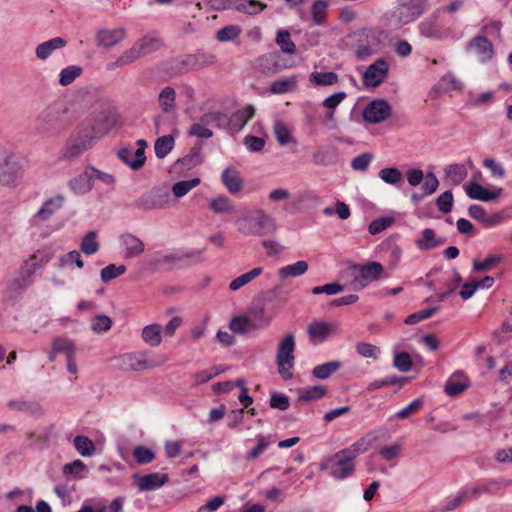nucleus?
<instances>
[{
  "instance_id": "obj_53",
  "label": "nucleus",
  "mask_w": 512,
  "mask_h": 512,
  "mask_svg": "<svg viewBox=\"0 0 512 512\" xmlns=\"http://www.w3.org/2000/svg\"><path fill=\"white\" fill-rule=\"evenodd\" d=\"M96 231H89L82 239L80 249L86 255H93L99 250Z\"/></svg>"
},
{
  "instance_id": "obj_54",
  "label": "nucleus",
  "mask_w": 512,
  "mask_h": 512,
  "mask_svg": "<svg viewBox=\"0 0 512 512\" xmlns=\"http://www.w3.org/2000/svg\"><path fill=\"white\" fill-rule=\"evenodd\" d=\"M276 43L283 53L294 54L296 51V45L291 40L290 33L287 30H281L277 33Z\"/></svg>"
},
{
  "instance_id": "obj_55",
  "label": "nucleus",
  "mask_w": 512,
  "mask_h": 512,
  "mask_svg": "<svg viewBox=\"0 0 512 512\" xmlns=\"http://www.w3.org/2000/svg\"><path fill=\"white\" fill-rule=\"evenodd\" d=\"M371 446V441L368 440L366 437H362L355 443H353L351 446L342 449L345 451V453L351 457L353 460L357 458L358 455L363 454L369 450Z\"/></svg>"
},
{
  "instance_id": "obj_12",
  "label": "nucleus",
  "mask_w": 512,
  "mask_h": 512,
  "mask_svg": "<svg viewBox=\"0 0 512 512\" xmlns=\"http://www.w3.org/2000/svg\"><path fill=\"white\" fill-rule=\"evenodd\" d=\"M170 202V193L160 188H153L134 201V207L140 210L162 209Z\"/></svg>"
},
{
  "instance_id": "obj_46",
  "label": "nucleus",
  "mask_w": 512,
  "mask_h": 512,
  "mask_svg": "<svg viewBox=\"0 0 512 512\" xmlns=\"http://www.w3.org/2000/svg\"><path fill=\"white\" fill-rule=\"evenodd\" d=\"M83 72L82 67L77 65H70L62 69L59 74V84L61 86H68L72 84Z\"/></svg>"
},
{
  "instance_id": "obj_37",
  "label": "nucleus",
  "mask_w": 512,
  "mask_h": 512,
  "mask_svg": "<svg viewBox=\"0 0 512 512\" xmlns=\"http://www.w3.org/2000/svg\"><path fill=\"white\" fill-rule=\"evenodd\" d=\"M341 367L342 363L338 360L326 362L324 364L315 366L312 370V375L316 379L325 380L337 372Z\"/></svg>"
},
{
  "instance_id": "obj_6",
  "label": "nucleus",
  "mask_w": 512,
  "mask_h": 512,
  "mask_svg": "<svg viewBox=\"0 0 512 512\" xmlns=\"http://www.w3.org/2000/svg\"><path fill=\"white\" fill-rule=\"evenodd\" d=\"M294 350L295 337L292 333H288L280 341L276 355L278 373L284 380H289L293 377L291 370L293 369L295 360Z\"/></svg>"
},
{
  "instance_id": "obj_20",
  "label": "nucleus",
  "mask_w": 512,
  "mask_h": 512,
  "mask_svg": "<svg viewBox=\"0 0 512 512\" xmlns=\"http://www.w3.org/2000/svg\"><path fill=\"white\" fill-rule=\"evenodd\" d=\"M134 479L140 491L156 490L169 481V477L165 473H150L143 476L135 474Z\"/></svg>"
},
{
  "instance_id": "obj_24",
  "label": "nucleus",
  "mask_w": 512,
  "mask_h": 512,
  "mask_svg": "<svg viewBox=\"0 0 512 512\" xmlns=\"http://www.w3.org/2000/svg\"><path fill=\"white\" fill-rule=\"evenodd\" d=\"M445 238L438 237L433 229L425 228L415 244L421 251H429L445 243Z\"/></svg>"
},
{
  "instance_id": "obj_28",
  "label": "nucleus",
  "mask_w": 512,
  "mask_h": 512,
  "mask_svg": "<svg viewBox=\"0 0 512 512\" xmlns=\"http://www.w3.org/2000/svg\"><path fill=\"white\" fill-rule=\"evenodd\" d=\"M221 180L232 194H236L242 189L243 181L234 167H227L221 174Z\"/></svg>"
},
{
  "instance_id": "obj_64",
  "label": "nucleus",
  "mask_w": 512,
  "mask_h": 512,
  "mask_svg": "<svg viewBox=\"0 0 512 512\" xmlns=\"http://www.w3.org/2000/svg\"><path fill=\"white\" fill-rule=\"evenodd\" d=\"M133 456L139 464H148L155 459V453L151 449L141 445L134 448Z\"/></svg>"
},
{
  "instance_id": "obj_51",
  "label": "nucleus",
  "mask_w": 512,
  "mask_h": 512,
  "mask_svg": "<svg viewBox=\"0 0 512 512\" xmlns=\"http://www.w3.org/2000/svg\"><path fill=\"white\" fill-rule=\"evenodd\" d=\"M446 177L454 185H459L467 176V170L462 164H450L445 168Z\"/></svg>"
},
{
  "instance_id": "obj_11",
  "label": "nucleus",
  "mask_w": 512,
  "mask_h": 512,
  "mask_svg": "<svg viewBox=\"0 0 512 512\" xmlns=\"http://www.w3.org/2000/svg\"><path fill=\"white\" fill-rule=\"evenodd\" d=\"M116 366L123 371H142L154 368L158 363L149 360L147 353H126L115 358Z\"/></svg>"
},
{
  "instance_id": "obj_35",
  "label": "nucleus",
  "mask_w": 512,
  "mask_h": 512,
  "mask_svg": "<svg viewBox=\"0 0 512 512\" xmlns=\"http://www.w3.org/2000/svg\"><path fill=\"white\" fill-rule=\"evenodd\" d=\"M229 328L237 334H247L259 328L254 322L245 316H235L229 323Z\"/></svg>"
},
{
  "instance_id": "obj_52",
  "label": "nucleus",
  "mask_w": 512,
  "mask_h": 512,
  "mask_svg": "<svg viewBox=\"0 0 512 512\" xmlns=\"http://www.w3.org/2000/svg\"><path fill=\"white\" fill-rule=\"evenodd\" d=\"M209 207L217 214L232 212L234 210L232 201L224 195L213 198L210 201Z\"/></svg>"
},
{
  "instance_id": "obj_57",
  "label": "nucleus",
  "mask_w": 512,
  "mask_h": 512,
  "mask_svg": "<svg viewBox=\"0 0 512 512\" xmlns=\"http://www.w3.org/2000/svg\"><path fill=\"white\" fill-rule=\"evenodd\" d=\"M241 34V28L237 25H227L216 33V39L219 42L233 41Z\"/></svg>"
},
{
  "instance_id": "obj_39",
  "label": "nucleus",
  "mask_w": 512,
  "mask_h": 512,
  "mask_svg": "<svg viewBox=\"0 0 512 512\" xmlns=\"http://www.w3.org/2000/svg\"><path fill=\"white\" fill-rule=\"evenodd\" d=\"M162 327L159 324H150L142 329V339L145 343L152 347H157L161 344Z\"/></svg>"
},
{
  "instance_id": "obj_48",
  "label": "nucleus",
  "mask_w": 512,
  "mask_h": 512,
  "mask_svg": "<svg viewBox=\"0 0 512 512\" xmlns=\"http://www.w3.org/2000/svg\"><path fill=\"white\" fill-rule=\"evenodd\" d=\"M200 182V178L197 177L190 180L176 182L172 186V193L176 198H181L198 186Z\"/></svg>"
},
{
  "instance_id": "obj_44",
  "label": "nucleus",
  "mask_w": 512,
  "mask_h": 512,
  "mask_svg": "<svg viewBox=\"0 0 512 512\" xmlns=\"http://www.w3.org/2000/svg\"><path fill=\"white\" fill-rule=\"evenodd\" d=\"M262 273H263L262 267H255L252 270H250L249 272L244 273V274L238 276L237 278H235L234 280H232L229 284V289L231 291H237L241 287L245 286L246 284L250 283L252 280L257 278L258 276H260Z\"/></svg>"
},
{
  "instance_id": "obj_23",
  "label": "nucleus",
  "mask_w": 512,
  "mask_h": 512,
  "mask_svg": "<svg viewBox=\"0 0 512 512\" xmlns=\"http://www.w3.org/2000/svg\"><path fill=\"white\" fill-rule=\"evenodd\" d=\"M7 407L12 411H19L30 416L39 417L44 415V408L36 400L16 399L10 400Z\"/></svg>"
},
{
  "instance_id": "obj_16",
  "label": "nucleus",
  "mask_w": 512,
  "mask_h": 512,
  "mask_svg": "<svg viewBox=\"0 0 512 512\" xmlns=\"http://www.w3.org/2000/svg\"><path fill=\"white\" fill-rule=\"evenodd\" d=\"M338 331V324L321 320L312 321L307 327V334L310 343L316 345L326 341Z\"/></svg>"
},
{
  "instance_id": "obj_7",
  "label": "nucleus",
  "mask_w": 512,
  "mask_h": 512,
  "mask_svg": "<svg viewBox=\"0 0 512 512\" xmlns=\"http://www.w3.org/2000/svg\"><path fill=\"white\" fill-rule=\"evenodd\" d=\"M351 271L353 275L351 285L355 290L363 289L369 283L386 277L383 265L375 261L356 264L351 268Z\"/></svg>"
},
{
  "instance_id": "obj_38",
  "label": "nucleus",
  "mask_w": 512,
  "mask_h": 512,
  "mask_svg": "<svg viewBox=\"0 0 512 512\" xmlns=\"http://www.w3.org/2000/svg\"><path fill=\"white\" fill-rule=\"evenodd\" d=\"M267 5L262 3L260 0H238L236 5V11L254 16L261 13L266 9Z\"/></svg>"
},
{
  "instance_id": "obj_5",
  "label": "nucleus",
  "mask_w": 512,
  "mask_h": 512,
  "mask_svg": "<svg viewBox=\"0 0 512 512\" xmlns=\"http://www.w3.org/2000/svg\"><path fill=\"white\" fill-rule=\"evenodd\" d=\"M427 8V0H397V6L391 10L389 24L400 28L415 21Z\"/></svg>"
},
{
  "instance_id": "obj_61",
  "label": "nucleus",
  "mask_w": 512,
  "mask_h": 512,
  "mask_svg": "<svg viewBox=\"0 0 512 512\" xmlns=\"http://www.w3.org/2000/svg\"><path fill=\"white\" fill-rule=\"evenodd\" d=\"M378 176L382 181L391 185H396L402 179L401 171L395 167L381 169Z\"/></svg>"
},
{
  "instance_id": "obj_14",
  "label": "nucleus",
  "mask_w": 512,
  "mask_h": 512,
  "mask_svg": "<svg viewBox=\"0 0 512 512\" xmlns=\"http://www.w3.org/2000/svg\"><path fill=\"white\" fill-rule=\"evenodd\" d=\"M392 114V107L385 99L371 101L363 109V119L371 124H378L387 120Z\"/></svg>"
},
{
  "instance_id": "obj_47",
  "label": "nucleus",
  "mask_w": 512,
  "mask_h": 512,
  "mask_svg": "<svg viewBox=\"0 0 512 512\" xmlns=\"http://www.w3.org/2000/svg\"><path fill=\"white\" fill-rule=\"evenodd\" d=\"M176 92L172 87H165L159 93V103L164 112H171L175 108Z\"/></svg>"
},
{
  "instance_id": "obj_9",
  "label": "nucleus",
  "mask_w": 512,
  "mask_h": 512,
  "mask_svg": "<svg viewBox=\"0 0 512 512\" xmlns=\"http://www.w3.org/2000/svg\"><path fill=\"white\" fill-rule=\"evenodd\" d=\"M50 259L49 254H42L39 251L32 254L20 267L19 277L14 281V285L21 290L27 289L32 283L31 278L35 272L47 264Z\"/></svg>"
},
{
  "instance_id": "obj_26",
  "label": "nucleus",
  "mask_w": 512,
  "mask_h": 512,
  "mask_svg": "<svg viewBox=\"0 0 512 512\" xmlns=\"http://www.w3.org/2000/svg\"><path fill=\"white\" fill-rule=\"evenodd\" d=\"M67 41L62 37H54L48 41L39 44L35 49L36 57L39 60L48 59L55 50L64 48Z\"/></svg>"
},
{
  "instance_id": "obj_36",
  "label": "nucleus",
  "mask_w": 512,
  "mask_h": 512,
  "mask_svg": "<svg viewBox=\"0 0 512 512\" xmlns=\"http://www.w3.org/2000/svg\"><path fill=\"white\" fill-rule=\"evenodd\" d=\"M308 270V263L304 260L297 261L294 264L286 265L278 270V277L284 280L288 277H299Z\"/></svg>"
},
{
  "instance_id": "obj_13",
  "label": "nucleus",
  "mask_w": 512,
  "mask_h": 512,
  "mask_svg": "<svg viewBox=\"0 0 512 512\" xmlns=\"http://www.w3.org/2000/svg\"><path fill=\"white\" fill-rule=\"evenodd\" d=\"M442 11V8H438L429 17L420 22L418 27L420 35L434 40H443L450 36L451 31L438 24L439 15Z\"/></svg>"
},
{
  "instance_id": "obj_33",
  "label": "nucleus",
  "mask_w": 512,
  "mask_h": 512,
  "mask_svg": "<svg viewBox=\"0 0 512 512\" xmlns=\"http://www.w3.org/2000/svg\"><path fill=\"white\" fill-rule=\"evenodd\" d=\"M502 482L499 480L489 479L478 483L472 488L467 489L469 492V499L478 498L480 494H492L502 488Z\"/></svg>"
},
{
  "instance_id": "obj_60",
  "label": "nucleus",
  "mask_w": 512,
  "mask_h": 512,
  "mask_svg": "<svg viewBox=\"0 0 512 512\" xmlns=\"http://www.w3.org/2000/svg\"><path fill=\"white\" fill-rule=\"evenodd\" d=\"M439 309L440 308L438 306H434L424 310L417 311L407 316L404 322L407 325H414L422 320L432 317L435 313L439 311Z\"/></svg>"
},
{
  "instance_id": "obj_42",
  "label": "nucleus",
  "mask_w": 512,
  "mask_h": 512,
  "mask_svg": "<svg viewBox=\"0 0 512 512\" xmlns=\"http://www.w3.org/2000/svg\"><path fill=\"white\" fill-rule=\"evenodd\" d=\"M299 401H315L323 398L327 394V389L322 385H315L308 388L298 389Z\"/></svg>"
},
{
  "instance_id": "obj_15",
  "label": "nucleus",
  "mask_w": 512,
  "mask_h": 512,
  "mask_svg": "<svg viewBox=\"0 0 512 512\" xmlns=\"http://www.w3.org/2000/svg\"><path fill=\"white\" fill-rule=\"evenodd\" d=\"M389 65L384 58H378L363 73V84L366 87H378L387 78Z\"/></svg>"
},
{
  "instance_id": "obj_43",
  "label": "nucleus",
  "mask_w": 512,
  "mask_h": 512,
  "mask_svg": "<svg viewBox=\"0 0 512 512\" xmlns=\"http://www.w3.org/2000/svg\"><path fill=\"white\" fill-rule=\"evenodd\" d=\"M328 1L327 0H313L311 6V19L313 24L322 25L327 18Z\"/></svg>"
},
{
  "instance_id": "obj_40",
  "label": "nucleus",
  "mask_w": 512,
  "mask_h": 512,
  "mask_svg": "<svg viewBox=\"0 0 512 512\" xmlns=\"http://www.w3.org/2000/svg\"><path fill=\"white\" fill-rule=\"evenodd\" d=\"M312 161L316 165L329 166L336 162V155L329 148L319 146L312 153Z\"/></svg>"
},
{
  "instance_id": "obj_30",
  "label": "nucleus",
  "mask_w": 512,
  "mask_h": 512,
  "mask_svg": "<svg viewBox=\"0 0 512 512\" xmlns=\"http://www.w3.org/2000/svg\"><path fill=\"white\" fill-rule=\"evenodd\" d=\"M439 186V181L434 173L429 172L426 174L425 181L421 187V193H412L411 201L414 204H418L421 200H423L426 196H429L436 192Z\"/></svg>"
},
{
  "instance_id": "obj_34",
  "label": "nucleus",
  "mask_w": 512,
  "mask_h": 512,
  "mask_svg": "<svg viewBox=\"0 0 512 512\" xmlns=\"http://www.w3.org/2000/svg\"><path fill=\"white\" fill-rule=\"evenodd\" d=\"M197 123L207 128L213 125L218 128H224L228 126V117L223 112L210 111L203 114Z\"/></svg>"
},
{
  "instance_id": "obj_59",
  "label": "nucleus",
  "mask_w": 512,
  "mask_h": 512,
  "mask_svg": "<svg viewBox=\"0 0 512 512\" xmlns=\"http://www.w3.org/2000/svg\"><path fill=\"white\" fill-rule=\"evenodd\" d=\"M310 81L317 85L328 86L338 82V76L334 72H314L310 75Z\"/></svg>"
},
{
  "instance_id": "obj_62",
  "label": "nucleus",
  "mask_w": 512,
  "mask_h": 512,
  "mask_svg": "<svg viewBox=\"0 0 512 512\" xmlns=\"http://www.w3.org/2000/svg\"><path fill=\"white\" fill-rule=\"evenodd\" d=\"M503 256L499 254L489 255L484 261H474L473 262V270L480 271H488L493 266L497 265L503 260Z\"/></svg>"
},
{
  "instance_id": "obj_27",
  "label": "nucleus",
  "mask_w": 512,
  "mask_h": 512,
  "mask_svg": "<svg viewBox=\"0 0 512 512\" xmlns=\"http://www.w3.org/2000/svg\"><path fill=\"white\" fill-rule=\"evenodd\" d=\"M117 119L114 113L109 111L100 112L92 124V131H96L98 136L103 137L108 133L116 124Z\"/></svg>"
},
{
  "instance_id": "obj_19",
  "label": "nucleus",
  "mask_w": 512,
  "mask_h": 512,
  "mask_svg": "<svg viewBox=\"0 0 512 512\" xmlns=\"http://www.w3.org/2000/svg\"><path fill=\"white\" fill-rule=\"evenodd\" d=\"M204 160L202 155V142L198 141L183 158L178 159L173 168L175 171L190 170L200 165Z\"/></svg>"
},
{
  "instance_id": "obj_2",
  "label": "nucleus",
  "mask_w": 512,
  "mask_h": 512,
  "mask_svg": "<svg viewBox=\"0 0 512 512\" xmlns=\"http://www.w3.org/2000/svg\"><path fill=\"white\" fill-rule=\"evenodd\" d=\"M68 108L63 101H55L42 110L36 118L35 129L44 136L59 134L67 125Z\"/></svg>"
},
{
  "instance_id": "obj_17",
  "label": "nucleus",
  "mask_w": 512,
  "mask_h": 512,
  "mask_svg": "<svg viewBox=\"0 0 512 512\" xmlns=\"http://www.w3.org/2000/svg\"><path fill=\"white\" fill-rule=\"evenodd\" d=\"M21 173V165L14 155L6 156L0 163V184H13Z\"/></svg>"
},
{
  "instance_id": "obj_41",
  "label": "nucleus",
  "mask_w": 512,
  "mask_h": 512,
  "mask_svg": "<svg viewBox=\"0 0 512 512\" xmlns=\"http://www.w3.org/2000/svg\"><path fill=\"white\" fill-rule=\"evenodd\" d=\"M297 79L295 76L276 79L270 85L272 94H284L293 91L296 88Z\"/></svg>"
},
{
  "instance_id": "obj_49",
  "label": "nucleus",
  "mask_w": 512,
  "mask_h": 512,
  "mask_svg": "<svg viewBox=\"0 0 512 512\" xmlns=\"http://www.w3.org/2000/svg\"><path fill=\"white\" fill-rule=\"evenodd\" d=\"M101 136H98V133L96 131H92V126L89 127H82L79 132L78 136L75 139L77 142H80L82 145V149H90L93 145V142L97 139H100Z\"/></svg>"
},
{
  "instance_id": "obj_58",
  "label": "nucleus",
  "mask_w": 512,
  "mask_h": 512,
  "mask_svg": "<svg viewBox=\"0 0 512 512\" xmlns=\"http://www.w3.org/2000/svg\"><path fill=\"white\" fill-rule=\"evenodd\" d=\"M274 135L280 145H286L292 140L291 131L288 126L282 121L274 123Z\"/></svg>"
},
{
  "instance_id": "obj_4",
  "label": "nucleus",
  "mask_w": 512,
  "mask_h": 512,
  "mask_svg": "<svg viewBox=\"0 0 512 512\" xmlns=\"http://www.w3.org/2000/svg\"><path fill=\"white\" fill-rule=\"evenodd\" d=\"M160 47V40L157 37L144 36L137 40L131 48L124 51L115 61L106 65L108 71H113L130 65L141 57L156 51Z\"/></svg>"
},
{
  "instance_id": "obj_25",
  "label": "nucleus",
  "mask_w": 512,
  "mask_h": 512,
  "mask_svg": "<svg viewBox=\"0 0 512 512\" xmlns=\"http://www.w3.org/2000/svg\"><path fill=\"white\" fill-rule=\"evenodd\" d=\"M120 239L123 246L125 247L124 257L126 259L137 257L141 255L145 250V246L142 240L132 234H123L121 235Z\"/></svg>"
},
{
  "instance_id": "obj_18",
  "label": "nucleus",
  "mask_w": 512,
  "mask_h": 512,
  "mask_svg": "<svg viewBox=\"0 0 512 512\" xmlns=\"http://www.w3.org/2000/svg\"><path fill=\"white\" fill-rule=\"evenodd\" d=\"M467 51L475 53L482 63L490 61L494 55L493 44L482 35L475 36L467 43Z\"/></svg>"
},
{
  "instance_id": "obj_31",
  "label": "nucleus",
  "mask_w": 512,
  "mask_h": 512,
  "mask_svg": "<svg viewBox=\"0 0 512 512\" xmlns=\"http://www.w3.org/2000/svg\"><path fill=\"white\" fill-rule=\"evenodd\" d=\"M64 198L61 195H58L53 198H49L44 202L41 208L33 217L34 220H47L49 219L56 211H58L63 205Z\"/></svg>"
},
{
  "instance_id": "obj_22",
  "label": "nucleus",
  "mask_w": 512,
  "mask_h": 512,
  "mask_svg": "<svg viewBox=\"0 0 512 512\" xmlns=\"http://www.w3.org/2000/svg\"><path fill=\"white\" fill-rule=\"evenodd\" d=\"M468 214L471 218L481 222L486 227L497 226L504 219L503 212L488 214L482 206L476 204L469 207Z\"/></svg>"
},
{
  "instance_id": "obj_29",
  "label": "nucleus",
  "mask_w": 512,
  "mask_h": 512,
  "mask_svg": "<svg viewBox=\"0 0 512 512\" xmlns=\"http://www.w3.org/2000/svg\"><path fill=\"white\" fill-rule=\"evenodd\" d=\"M467 195L474 200L493 201L498 198V193L487 190L477 182H471L465 185Z\"/></svg>"
},
{
  "instance_id": "obj_10",
  "label": "nucleus",
  "mask_w": 512,
  "mask_h": 512,
  "mask_svg": "<svg viewBox=\"0 0 512 512\" xmlns=\"http://www.w3.org/2000/svg\"><path fill=\"white\" fill-rule=\"evenodd\" d=\"M216 62L215 55L207 52L198 51L194 54H186L176 59V65L178 71L187 72L193 70H201L209 67Z\"/></svg>"
},
{
  "instance_id": "obj_3",
  "label": "nucleus",
  "mask_w": 512,
  "mask_h": 512,
  "mask_svg": "<svg viewBox=\"0 0 512 512\" xmlns=\"http://www.w3.org/2000/svg\"><path fill=\"white\" fill-rule=\"evenodd\" d=\"M238 231L246 236H266L276 229L275 220L264 210H252L240 216L237 221Z\"/></svg>"
},
{
  "instance_id": "obj_45",
  "label": "nucleus",
  "mask_w": 512,
  "mask_h": 512,
  "mask_svg": "<svg viewBox=\"0 0 512 512\" xmlns=\"http://www.w3.org/2000/svg\"><path fill=\"white\" fill-rule=\"evenodd\" d=\"M174 144L175 140L172 135H165L159 137L154 144V151L156 157L159 159H163L164 157H166L173 149Z\"/></svg>"
},
{
  "instance_id": "obj_32",
  "label": "nucleus",
  "mask_w": 512,
  "mask_h": 512,
  "mask_svg": "<svg viewBox=\"0 0 512 512\" xmlns=\"http://www.w3.org/2000/svg\"><path fill=\"white\" fill-rule=\"evenodd\" d=\"M254 114V106L247 105L243 109L237 110L230 118H228V125H231L232 128L239 131L248 123Z\"/></svg>"
},
{
  "instance_id": "obj_50",
  "label": "nucleus",
  "mask_w": 512,
  "mask_h": 512,
  "mask_svg": "<svg viewBox=\"0 0 512 512\" xmlns=\"http://www.w3.org/2000/svg\"><path fill=\"white\" fill-rule=\"evenodd\" d=\"M73 445L82 456H92L95 453V444L86 436H76Z\"/></svg>"
},
{
  "instance_id": "obj_56",
  "label": "nucleus",
  "mask_w": 512,
  "mask_h": 512,
  "mask_svg": "<svg viewBox=\"0 0 512 512\" xmlns=\"http://www.w3.org/2000/svg\"><path fill=\"white\" fill-rule=\"evenodd\" d=\"M52 349L57 353H64L66 357L74 356L75 346L73 342L67 338L57 337L53 340Z\"/></svg>"
},
{
  "instance_id": "obj_8",
  "label": "nucleus",
  "mask_w": 512,
  "mask_h": 512,
  "mask_svg": "<svg viewBox=\"0 0 512 512\" xmlns=\"http://www.w3.org/2000/svg\"><path fill=\"white\" fill-rule=\"evenodd\" d=\"M321 470H328L329 475L337 480H343L355 471L354 460L345 451L340 450L320 464Z\"/></svg>"
},
{
  "instance_id": "obj_21",
  "label": "nucleus",
  "mask_w": 512,
  "mask_h": 512,
  "mask_svg": "<svg viewBox=\"0 0 512 512\" xmlns=\"http://www.w3.org/2000/svg\"><path fill=\"white\" fill-rule=\"evenodd\" d=\"M125 36L126 31L124 28H103L97 31L95 40L99 47L108 49L121 42L125 38Z\"/></svg>"
},
{
  "instance_id": "obj_1",
  "label": "nucleus",
  "mask_w": 512,
  "mask_h": 512,
  "mask_svg": "<svg viewBox=\"0 0 512 512\" xmlns=\"http://www.w3.org/2000/svg\"><path fill=\"white\" fill-rule=\"evenodd\" d=\"M206 248L199 250L173 249L168 252L157 251L146 260V266L152 271L179 269L184 265L201 263L205 260Z\"/></svg>"
},
{
  "instance_id": "obj_63",
  "label": "nucleus",
  "mask_w": 512,
  "mask_h": 512,
  "mask_svg": "<svg viewBox=\"0 0 512 512\" xmlns=\"http://www.w3.org/2000/svg\"><path fill=\"white\" fill-rule=\"evenodd\" d=\"M393 365L400 372H408L411 370L413 362L409 353L403 351L395 354Z\"/></svg>"
}]
</instances>
